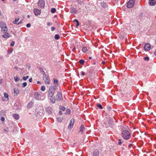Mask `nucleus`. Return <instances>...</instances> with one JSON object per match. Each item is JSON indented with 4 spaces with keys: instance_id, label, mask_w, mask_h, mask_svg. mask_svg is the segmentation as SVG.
I'll return each instance as SVG.
<instances>
[{
    "instance_id": "nucleus-1",
    "label": "nucleus",
    "mask_w": 156,
    "mask_h": 156,
    "mask_svg": "<svg viewBox=\"0 0 156 156\" xmlns=\"http://www.w3.org/2000/svg\"><path fill=\"white\" fill-rule=\"evenodd\" d=\"M122 137L126 140H128L131 137L130 132L127 130H123L122 131Z\"/></svg>"
},
{
    "instance_id": "nucleus-2",
    "label": "nucleus",
    "mask_w": 156,
    "mask_h": 156,
    "mask_svg": "<svg viewBox=\"0 0 156 156\" xmlns=\"http://www.w3.org/2000/svg\"><path fill=\"white\" fill-rule=\"evenodd\" d=\"M55 90V88L54 87L51 86L49 88L48 96L50 98H52L53 96Z\"/></svg>"
},
{
    "instance_id": "nucleus-3",
    "label": "nucleus",
    "mask_w": 156,
    "mask_h": 156,
    "mask_svg": "<svg viewBox=\"0 0 156 156\" xmlns=\"http://www.w3.org/2000/svg\"><path fill=\"white\" fill-rule=\"evenodd\" d=\"M0 24L2 31L4 33H6L8 29L6 26V24L3 21L1 22Z\"/></svg>"
},
{
    "instance_id": "nucleus-4",
    "label": "nucleus",
    "mask_w": 156,
    "mask_h": 156,
    "mask_svg": "<svg viewBox=\"0 0 156 156\" xmlns=\"http://www.w3.org/2000/svg\"><path fill=\"white\" fill-rule=\"evenodd\" d=\"M44 74L43 76V79L44 81V82L46 84H49L50 83V80L49 77L47 76L46 74L44 72Z\"/></svg>"
},
{
    "instance_id": "nucleus-5",
    "label": "nucleus",
    "mask_w": 156,
    "mask_h": 156,
    "mask_svg": "<svg viewBox=\"0 0 156 156\" xmlns=\"http://www.w3.org/2000/svg\"><path fill=\"white\" fill-rule=\"evenodd\" d=\"M56 100L57 101H60L63 99L62 95L60 92H58L56 96Z\"/></svg>"
},
{
    "instance_id": "nucleus-6",
    "label": "nucleus",
    "mask_w": 156,
    "mask_h": 156,
    "mask_svg": "<svg viewBox=\"0 0 156 156\" xmlns=\"http://www.w3.org/2000/svg\"><path fill=\"white\" fill-rule=\"evenodd\" d=\"M45 3L44 0H39L38 2V6L40 8H44L45 5Z\"/></svg>"
},
{
    "instance_id": "nucleus-7",
    "label": "nucleus",
    "mask_w": 156,
    "mask_h": 156,
    "mask_svg": "<svg viewBox=\"0 0 156 156\" xmlns=\"http://www.w3.org/2000/svg\"><path fill=\"white\" fill-rule=\"evenodd\" d=\"M34 96L35 99L38 100H42L41 96L38 92H35L34 94Z\"/></svg>"
},
{
    "instance_id": "nucleus-8",
    "label": "nucleus",
    "mask_w": 156,
    "mask_h": 156,
    "mask_svg": "<svg viewBox=\"0 0 156 156\" xmlns=\"http://www.w3.org/2000/svg\"><path fill=\"white\" fill-rule=\"evenodd\" d=\"M135 0H129L127 3V6L128 8H131L133 5Z\"/></svg>"
},
{
    "instance_id": "nucleus-9",
    "label": "nucleus",
    "mask_w": 156,
    "mask_h": 156,
    "mask_svg": "<svg viewBox=\"0 0 156 156\" xmlns=\"http://www.w3.org/2000/svg\"><path fill=\"white\" fill-rule=\"evenodd\" d=\"M74 119H71L69 122V124L68 126V129H70L72 128L74 124Z\"/></svg>"
},
{
    "instance_id": "nucleus-10",
    "label": "nucleus",
    "mask_w": 156,
    "mask_h": 156,
    "mask_svg": "<svg viewBox=\"0 0 156 156\" xmlns=\"http://www.w3.org/2000/svg\"><path fill=\"white\" fill-rule=\"evenodd\" d=\"M34 14L36 16H38L40 15L41 13L40 10L37 9H34Z\"/></svg>"
},
{
    "instance_id": "nucleus-11",
    "label": "nucleus",
    "mask_w": 156,
    "mask_h": 156,
    "mask_svg": "<svg viewBox=\"0 0 156 156\" xmlns=\"http://www.w3.org/2000/svg\"><path fill=\"white\" fill-rule=\"evenodd\" d=\"M144 48L145 51H148L151 48V45L148 43H147L145 44Z\"/></svg>"
},
{
    "instance_id": "nucleus-12",
    "label": "nucleus",
    "mask_w": 156,
    "mask_h": 156,
    "mask_svg": "<svg viewBox=\"0 0 156 156\" xmlns=\"http://www.w3.org/2000/svg\"><path fill=\"white\" fill-rule=\"evenodd\" d=\"M85 128L84 127V126L82 125H81L80 128L79 133L81 134L85 130Z\"/></svg>"
},
{
    "instance_id": "nucleus-13",
    "label": "nucleus",
    "mask_w": 156,
    "mask_h": 156,
    "mask_svg": "<svg viewBox=\"0 0 156 156\" xmlns=\"http://www.w3.org/2000/svg\"><path fill=\"white\" fill-rule=\"evenodd\" d=\"M156 3V0H149V3L150 5L153 6Z\"/></svg>"
},
{
    "instance_id": "nucleus-14",
    "label": "nucleus",
    "mask_w": 156,
    "mask_h": 156,
    "mask_svg": "<svg viewBox=\"0 0 156 156\" xmlns=\"http://www.w3.org/2000/svg\"><path fill=\"white\" fill-rule=\"evenodd\" d=\"M14 95L17 96L19 93V90L18 88H15L14 89Z\"/></svg>"
},
{
    "instance_id": "nucleus-15",
    "label": "nucleus",
    "mask_w": 156,
    "mask_h": 156,
    "mask_svg": "<svg viewBox=\"0 0 156 156\" xmlns=\"http://www.w3.org/2000/svg\"><path fill=\"white\" fill-rule=\"evenodd\" d=\"M70 10L71 13L72 14H75L76 12V10L75 8H71L70 9Z\"/></svg>"
},
{
    "instance_id": "nucleus-16",
    "label": "nucleus",
    "mask_w": 156,
    "mask_h": 156,
    "mask_svg": "<svg viewBox=\"0 0 156 156\" xmlns=\"http://www.w3.org/2000/svg\"><path fill=\"white\" fill-rule=\"evenodd\" d=\"M46 112H48L49 114H51L52 113L51 109L50 107H48L46 109Z\"/></svg>"
},
{
    "instance_id": "nucleus-17",
    "label": "nucleus",
    "mask_w": 156,
    "mask_h": 156,
    "mask_svg": "<svg viewBox=\"0 0 156 156\" xmlns=\"http://www.w3.org/2000/svg\"><path fill=\"white\" fill-rule=\"evenodd\" d=\"M99 154V151L96 150H95L93 153V155L94 156H98Z\"/></svg>"
},
{
    "instance_id": "nucleus-18",
    "label": "nucleus",
    "mask_w": 156,
    "mask_h": 156,
    "mask_svg": "<svg viewBox=\"0 0 156 156\" xmlns=\"http://www.w3.org/2000/svg\"><path fill=\"white\" fill-rule=\"evenodd\" d=\"M13 117L16 120H18L19 119V116L17 114H14L13 115Z\"/></svg>"
},
{
    "instance_id": "nucleus-19",
    "label": "nucleus",
    "mask_w": 156,
    "mask_h": 156,
    "mask_svg": "<svg viewBox=\"0 0 156 156\" xmlns=\"http://www.w3.org/2000/svg\"><path fill=\"white\" fill-rule=\"evenodd\" d=\"M2 36L4 38H7L10 37V34L8 33H7L6 34H4Z\"/></svg>"
},
{
    "instance_id": "nucleus-20",
    "label": "nucleus",
    "mask_w": 156,
    "mask_h": 156,
    "mask_svg": "<svg viewBox=\"0 0 156 156\" xmlns=\"http://www.w3.org/2000/svg\"><path fill=\"white\" fill-rule=\"evenodd\" d=\"M20 19V17H17L15 19V20L13 21V23L14 24H17V22Z\"/></svg>"
},
{
    "instance_id": "nucleus-21",
    "label": "nucleus",
    "mask_w": 156,
    "mask_h": 156,
    "mask_svg": "<svg viewBox=\"0 0 156 156\" xmlns=\"http://www.w3.org/2000/svg\"><path fill=\"white\" fill-rule=\"evenodd\" d=\"M50 98V100L51 103L53 104L55 103L56 100V98L55 99L54 97H53Z\"/></svg>"
},
{
    "instance_id": "nucleus-22",
    "label": "nucleus",
    "mask_w": 156,
    "mask_h": 156,
    "mask_svg": "<svg viewBox=\"0 0 156 156\" xmlns=\"http://www.w3.org/2000/svg\"><path fill=\"white\" fill-rule=\"evenodd\" d=\"M33 105V103L31 101L27 105V107L28 108H31Z\"/></svg>"
},
{
    "instance_id": "nucleus-23",
    "label": "nucleus",
    "mask_w": 156,
    "mask_h": 156,
    "mask_svg": "<svg viewBox=\"0 0 156 156\" xmlns=\"http://www.w3.org/2000/svg\"><path fill=\"white\" fill-rule=\"evenodd\" d=\"M54 84L56 85H58V81L57 80L55 79H54Z\"/></svg>"
},
{
    "instance_id": "nucleus-24",
    "label": "nucleus",
    "mask_w": 156,
    "mask_h": 156,
    "mask_svg": "<svg viewBox=\"0 0 156 156\" xmlns=\"http://www.w3.org/2000/svg\"><path fill=\"white\" fill-rule=\"evenodd\" d=\"M109 125V126L111 127H113V122H112V121L111 120H110L108 122Z\"/></svg>"
},
{
    "instance_id": "nucleus-25",
    "label": "nucleus",
    "mask_w": 156,
    "mask_h": 156,
    "mask_svg": "<svg viewBox=\"0 0 156 156\" xmlns=\"http://www.w3.org/2000/svg\"><path fill=\"white\" fill-rule=\"evenodd\" d=\"M63 119V117H58L57 119V121L59 122H61Z\"/></svg>"
},
{
    "instance_id": "nucleus-26",
    "label": "nucleus",
    "mask_w": 156,
    "mask_h": 156,
    "mask_svg": "<svg viewBox=\"0 0 156 156\" xmlns=\"http://www.w3.org/2000/svg\"><path fill=\"white\" fill-rule=\"evenodd\" d=\"M82 50L83 51V52L85 53V52H86L87 51V47H83L82 48Z\"/></svg>"
},
{
    "instance_id": "nucleus-27",
    "label": "nucleus",
    "mask_w": 156,
    "mask_h": 156,
    "mask_svg": "<svg viewBox=\"0 0 156 156\" xmlns=\"http://www.w3.org/2000/svg\"><path fill=\"white\" fill-rule=\"evenodd\" d=\"M4 96L5 98L9 99V96L8 94L6 92H5L4 93Z\"/></svg>"
},
{
    "instance_id": "nucleus-28",
    "label": "nucleus",
    "mask_w": 156,
    "mask_h": 156,
    "mask_svg": "<svg viewBox=\"0 0 156 156\" xmlns=\"http://www.w3.org/2000/svg\"><path fill=\"white\" fill-rule=\"evenodd\" d=\"M55 38L56 40H58L60 38L58 34H56L55 35Z\"/></svg>"
},
{
    "instance_id": "nucleus-29",
    "label": "nucleus",
    "mask_w": 156,
    "mask_h": 156,
    "mask_svg": "<svg viewBox=\"0 0 156 156\" xmlns=\"http://www.w3.org/2000/svg\"><path fill=\"white\" fill-rule=\"evenodd\" d=\"M79 62L81 65H83L84 62V61L83 59H80L79 60Z\"/></svg>"
},
{
    "instance_id": "nucleus-30",
    "label": "nucleus",
    "mask_w": 156,
    "mask_h": 156,
    "mask_svg": "<svg viewBox=\"0 0 156 156\" xmlns=\"http://www.w3.org/2000/svg\"><path fill=\"white\" fill-rule=\"evenodd\" d=\"M56 11V10L55 8H53L51 9V12L52 13H54Z\"/></svg>"
},
{
    "instance_id": "nucleus-31",
    "label": "nucleus",
    "mask_w": 156,
    "mask_h": 156,
    "mask_svg": "<svg viewBox=\"0 0 156 156\" xmlns=\"http://www.w3.org/2000/svg\"><path fill=\"white\" fill-rule=\"evenodd\" d=\"M29 76H23V79L24 80H26L29 78Z\"/></svg>"
},
{
    "instance_id": "nucleus-32",
    "label": "nucleus",
    "mask_w": 156,
    "mask_h": 156,
    "mask_svg": "<svg viewBox=\"0 0 156 156\" xmlns=\"http://www.w3.org/2000/svg\"><path fill=\"white\" fill-rule=\"evenodd\" d=\"M66 114H70V111L69 109H67L66 113Z\"/></svg>"
},
{
    "instance_id": "nucleus-33",
    "label": "nucleus",
    "mask_w": 156,
    "mask_h": 156,
    "mask_svg": "<svg viewBox=\"0 0 156 156\" xmlns=\"http://www.w3.org/2000/svg\"><path fill=\"white\" fill-rule=\"evenodd\" d=\"M14 79L16 82H17L20 80L19 78L17 76L15 77Z\"/></svg>"
},
{
    "instance_id": "nucleus-34",
    "label": "nucleus",
    "mask_w": 156,
    "mask_h": 156,
    "mask_svg": "<svg viewBox=\"0 0 156 156\" xmlns=\"http://www.w3.org/2000/svg\"><path fill=\"white\" fill-rule=\"evenodd\" d=\"M97 106L100 108L101 109H102L103 108L101 104H97Z\"/></svg>"
},
{
    "instance_id": "nucleus-35",
    "label": "nucleus",
    "mask_w": 156,
    "mask_h": 156,
    "mask_svg": "<svg viewBox=\"0 0 156 156\" xmlns=\"http://www.w3.org/2000/svg\"><path fill=\"white\" fill-rule=\"evenodd\" d=\"M59 109L60 110L64 111L65 110L66 108L65 107L62 106L60 107Z\"/></svg>"
},
{
    "instance_id": "nucleus-36",
    "label": "nucleus",
    "mask_w": 156,
    "mask_h": 156,
    "mask_svg": "<svg viewBox=\"0 0 156 156\" xmlns=\"http://www.w3.org/2000/svg\"><path fill=\"white\" fill-rule=\"evenodd\" d=\"M74 22H76L77 23V24H76V26L77 27H78L79 26V22H78V20L76 19H75L74 21H73Z\"/></svg>"
},
{
    "instance_id": "nucleus-37",
    "label": "nucleus",
    "mask_w": 156,
    "mask_h": 156,
    "mask_svg": "<svg viewBox=\"0 0 156 156\" xmlns=\"http://www.w3.org/2000/svg\"><path fill=\"white\" fill-rule=\"evenodd\" d=\"M41 90L42 91H44L45 90V87L44 86H42L41 87Z\"/></svg>"
},
{
    "instance_id": "nucleus-38",
    "label": "nucleus",
    "mask_w": 156,
    "mask_h": 156,
    "mask_svg": "<svg viewBox=\"0 0 156 156\" xmlns=\"http://www.w3.org/2000/svg\"><path fill=\"white\" fill-rule=\"evenodd\" d=\"M27 83L26 82H24L22 84V87H25L27 86Z\"/></svg>"
},
{
    "instance_id": "nucleus-39",
    "label": "nucleus",
    "mask_w": 156,
    "mask_h": 156,
    "mask_svg": "<svg viewBox=\"0 0 156 156\" xmlns=\"http://www.w3.org/2000/svg\"><path fill=\"white\" fill-rule=\"evenodd\" d=\"M118 140L119 141L118 144L119 145H121L122 143L121 140L120 139H118Z\"/></svg>"
},
{
    "instance_id": "nucleus-40",
    "label": "nucleus",
    "mask_w": 156,
    "mask_h": 156,
    "mask_svg": "<svg viewBox=\"0 0 156 156\" xmlns=\"http://www.w3.org/2000/svg\"><path fill=\"white\" fill-rule=\"evenodd\" d=\"M144 60H147V61H149V58L148 57H146L144 58Z\"/></svg>"
},
{
    "instance_id": "nucleus-41",
    "label": "nucleus",
    "mask_w": 156,
    "mask_h": 156,
    "mask_svg": "<svg viewBox=\"0 0 156 156\" xmlns=\"http://www.w3.org/2000/svg\"><path fill=\"white\" fill-rule=\"evenodd\" d=\"M15 42L14 41H13L10 44V46L12 47H13L14 46L15 44Z\"/></svg>"
},
{
    "instance_id": "nucleus-42",
    "label": "nucleus",
    "mask_w": 156,
    "mask_h": 156,
    "mask_svg": "<svg viewBox=\"0 0 156 156\" xmlns=\"http://www.w3.org/2000/svg\"><path fill=\"white\" fill-rule=\"evenodd\" d=\"M0 120L2 121H3L5 120V118L3 117H2L0 118Z\"/></svg>"
},
{
    "instance_id": "nucleus-43",
    "label": "nucleus",
    "mask_w": 156,
    "mask_h": 156,
    "mask_svg": "<svg viewBox=\"0 0 156 156\" xmlns=\"http://www.w3.org/2000/svg\"><path fill=\"white\" fill-rule=\"evenodd\" d=\"M85 74V73L83 71H81L80 72V75L81 76H84Z\"/></svg>"
},
{
    "instance_id": "nucleus-44",
    "label": "nucleus",
    "mask_w": 156,
    "mask_h": 156,
    "mask_svg": "<svg viewBox=\"0 0 156 156\" xmlns=\"http://www.w3.org/2000/svg\"><path fill=\"white\" fill-rule=\"evenodd\" d=\"M30 26H31V24L30 23H27V25H26V26L27 27H30Z\"/></svg>"
},
{
    "instance_id": "nucleus-45",
    "label": "nucleus",
    "mask_w": 156,
    "mask_h": 156,
    "mask_svg": "<svg viewBox=\"0 0 156 156\" xmlns=\"http://www.w3.org/2000/svg\"><path fill=\"white\" fill-rule=\"evenodd\" d=\"M55 27H52L51 28V31H54L55 30Z\"/></svg>"
},
{
    "instance_id": "nucleus-46",
    "label": "nucleus",
    "mask_w": 156,
    "mask_h": 156,
    "mask_svg": "<svg viewBox=\"0 0 156 156\" xmlns=\"http://www.w3.org/2000/svg\"><path fill=\"white\" fill-rule=\"evenodd\" d=\"M22 23V20L20 21L19 23H17V25L20 24Z\"/></svg>"
},
{
    "instance_id": "nucleus-47",
    "label": "nucleus",
    "mask_w": 156,
    "mask_h": 156,
    "mask_svg": "<svg viewBox=\"0 0 156 156\" xmlns=\"http://www.w3.org/2000/svg\"><path fill=\"white\" fill-rule=\"evenodd\" d=\"M32 78H30L29 79V82H32Z\"/></svg>"
},
{
    "instance_id": "nucleus-48",
    "label": "nucleus",
    "mask_w": 156,
    "mask_h": 156,
    "mask_svg": "<svg viewBox=\"0 0 156 156\" xmlns=\"http://www.w3.org/2000/svg\"><path fill=\"white\" fill-rule=\"evenodd\" d=\"M104 5L103 6H105L106 5V4L105 3H101V5Z\"/></svg>"
},
{
    "instance_id": "nucleus-49",
    "label": "nucleus",
    "mask_w": 156,
    "mask_h": 156,
    "mask_svg": "<svg viewBox=\"0 0 156 156\" xmlns=\"http://www.w3.org/2000/svg\"><path fill=\"white\" fill-rule=\"evenodd\" d=\"M51 23L50 22H48L47 23V25L48 26H50L51 25Z\"/></svg>"
},
{
    "instance_id": "nucleus-50",
    "label": "nucleus",
    "mask_w": 156,
    "mask_h": 156,
    "mask_svg": "<svg viewBox=\"0 0 156 156\" xmlns=\"http://www.w3.org/2000/svg\"><path fill=\"white\" fill-rule=\"evenodd\" d=\"M13 51V49H12L11 51H8V54H10L12 53V51Z\"/></svg>"
},
{
    "instance_id": "nucleus-51",
    "label": "nucleus",
    "mask_w": 156,
    "mask_h": 156,
    "mask_svg": "<svg viewBox=\"0 0 156 156\" xmlns=\"http://www.w3.org/2000/svg\"><path fill=\"white\" fill-rule=\"evenodd\" d=\"M59 115H62V112L61 111H59Z\"/></svg>"
},
{
    "instance_id": "nucleus-52",
    "label": "nucleus",
    "mask_w": 156,
    "mask_h": 156,
    "mask_svg": "<svg viewBox=\"0 0 156 156\" xmlns=\"http://www.w3.org/2000/svg\"><path fill=\"white\" fill-rule=\"evenodd\" d=\"M132 146V144H129L128 145L129 148H130Z\"/></svg>"
},
{
    "instance_id": "nucleus-53",
    "label": "nucleus",
    "mask_w": 156,
    "mask_h": 156,
    "mask_svg": "<svg viewBox=\"0 0 156 156\" xmlns=\"http://www.w3.org/2000/svg\"><path fill=\"white\" fill-rule=\"evenodd\" d=\"M28 68V69H29L30 68V66H29L28 65H27L26 66Z\"/></svg>"
},
{
    "instance_id": "nucleus-54",
    "label": "nucleus",
    "mask_w": 156,
    "mask_h": 156,
    "mask_svg": "<svg viewBox=\"0 0 156 156\" xmlns=\"http://www.w3.org/2000/svg\"><path fill=\"white\" fill-rule=\"evenodd\" d=\"M4 131H5V132H8V131H7V130L6 129H4Z\"/></svg>"
},
{
    "instance_id": "nucleus-55",
    "label": "nucleus",
    "mask_w": 156,
    "mask_h": 156,
    "mask_svg": "<svg viewBox=\"0 0 156 156\" xmlns=\"http://www.w3.org/2000/svg\"><path fill=\"white\" fill-rule=\"evenodd\" d=\"M2 79H0V84L2 83Z\"/></svg>"
},
{
    "instance_id": "nucleus-56",
    "label": "nucleus",
    "mask_w": 156,
    "mask_h": 156,
    "mask_svg": "<svg viewBox=\"0 0 156 156\" xmlns=\"http://www.w3.org/2000/svg\"><path fill=\"white\" fill-rule=\"evenodd\" d=\"M27 18H29L30 17V16L29 15H28L27 16Z\"/></svg>"
},
{
    "instance_id": "nucleus-57",
    "label": "nucleus",
    "mask_w": 156,
    "mask_h": 156,
    "mask_svg": "<svg viewBox=\"0 0 156 156\" xmlns=\"http://www.w3.org/2000/svg\"><path fill=\"white\" fill-rule=\"evenodd\" d=\"M154 55L156 56V51H155L154 52Z\"/></svg>"
},
{
    "instance_id": "nucleus-58",
    "label": "nucleus",
    "mask_w": 156,
    "mask_h": 156,
    "mask_svg": "<svg viewBox=\"0 0 156 156\" xmlns=\"http://www.w3.org/2000/svg\"><path fill=\"white\" fill-rule=\"evenodd\" d=\"M88 58L89 59H91L92 58L91 57H89V58Z\"/></svg>"
},
{
    "instance_id": "nucleus-59",
    "label": "nucleus",
    "mask_w": 156,
    "mask_h": 156,
    "mask_svg": "<svg viewBox=\"0 0 156 156\" xmlns=\"http://www.w3.org/2000/svg\"><path fill=\"white\" fill-rule=\"evenodd\" d=\"M40 83V81H38L37 82V83Z\"/></svg>"
},
{
    "instance_id": "nucleus-60",
    "label": "nucleus",
    "mask_w": 156,
    "mask_h": 156,
    "mask_svg": "<svg viewBox=\"0 0 156 156\" xmlns=\"http://www.w3.org/2000/svg\"><path fill=\"white\" fill-rule=\"evenodd\" d=\"M105 63V62L104 61L102 62V64H104Z\"/></svg>"
},
{
    "instance_id": "nucleus-61",
    "label": "nucleus",
    "mask_w": 156,
    "mask_h": 156,
    "mask_svg": "<svg viewBox=\"0 0 156 156\" xmlns=\"http://www.w3.org/2000/svg\"><path fill=\"white\" fill-rule=\"evenodd\" d=\"M17 0H13V1H14V2H16L17 1Z\"/></svg>"
},
{
    "instance_id": "nucleus-62",
    "label": "nucleus",
    "mask_w": 156,
    "mask_h": 156,
    "mask_svg": "<svg viewBox=\"0 0 156 156\" xmlns=\"http://www.w3.org/2000/svg\"><path fill=\"white\" fill-rule=\"evenodd\" d=\"M96 64V63L95 62H94V64L95 65V64Z\"/></svg>"
},
{
    "instance_id": "nucleus-63",
    "label": "nucleus",
    "mask_w": 156,
    "mask_h": 156,
    "mask_svg": "<svg viewBox=\"0 0 156 156\" xmlns=\"http://www.w3.org/2000/svg\"><path fill=\"white\" fill-rule=\"evenodd\" d=\"M2 100L3 101H5V100L3 99V98L2 99Z\"/></svg>"
},
{
    "instance_id": "nucleus-64",
    "label": "nucleus",
    "mask_w": 156,
    "mask_h": 156,
    "mask_svg": "<svg viewBox=\"0 0 156 156\" xmlns=\"http://www.w3.org/2000/svg\"><path fill=\"white\" fill-rule=\"evenodd\" d=\"M2 1H4L5 0H1Z\"/></svg>"
}]
</instances>
